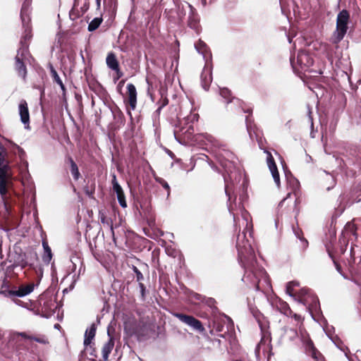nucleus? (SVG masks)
I'll list each match as a JSON object with an SVG mask.
<instances>
[{
	"label": "nucleus",
	"instance_id": "nucleus-14",
	"mask_svg": "<svg viewBox=\"0 0 361 361\" xmlns=\"http://www.w3.org/2000/svg\"><path fill=\"white\" fill-rule=\"evenodd\" d=\"M187 6L190 8V13L188 20V26L194 30L197 33L200 31V17L197 10L189 3H185Z\"/></svg>",
	"mask_w": 361,
	"mask_h": 361
},
{
	"label": "nucleus",
	"instance_id": "nucleus-47",
	"mask_svg": "<svg viewBox=\"0 0 361 361\" xmlns=\"http://www.w3.org/2000/svg\"><path fill=\"white\" fill-rule=\"evenodd\" d=\"M139 287L140 288L141 298L142 300H145L146 296V287L143 283H139Z\"/></svg>",
	"mask_w": 361,
	"mask_h": 361
},
{
	"label": "nucleus",
	"instance_id": "nucleus-31",
	"mask_svg": "<svg viewBox=\"0 0 361 361\" xmlns=\"http://www.w3.org/2000/svg\"><path fill=\"white\" fill-rule=\"evenodd\" d=\"M42 246L44 247L42 260L46 264H49L52 258L51 250L46 240L42 241Z\"/></svg>",
	"mask_w": 361,
	"mask_h": 361
},
{
	"label": "nucleus",
	"instance_id": "nucleus-40",
	"mask_svg": "<svg viewBox=\"0 0 361 361\" xmlns=\"http://www.w3.org/2000/svg\"><path fill=\"white\" fill-rule=\"evenodd\" d=\"M328 253H329V257L331 258L337 271L338 273H340L341 275H343L342 267H341V264L338 263V262L336 259L332 252H331L330 250H328Z\"/></svg>",
	"mask_w": 361,
	"mask_h": 361
},
{
	"label": "nucleus",
	"instance_id": "nucleus-53",
	"mask_svg": "<svg viewBox=\"0 0 361 361\" xmlns=\"http://www.w3.org/2000/svg\"><path fill=\"white\" fill-rule=\"evenodd\" d=\"M110 228H111V234L113 235V238H114V226L112 223H111Z\"/></svg>",
	"mask_w": 361,
	"mask_h": 361
},
{
	"label": "nucleus",
	"instance_id": "nucleus-54",
	"mask_svg": "<svg viewBox=\"0 0 361 361\" xmlns=\"http://www.w3.org/2000/svg\"><path fill=\"white\" fill-rule=\"evenodd\" d=\"M97 9H100L101 7V0H96Z\"/></svg>",
	"mask_w": 361,
	"mask_h": 361
},
{
	"label": "nucleus",
	"instance_id": "nucleus-26",
	"mask_svg": "<svg viewBox=\"0 0 361 361\" xmlns=\"http://www.w3.org/2000/svg\"><path fill=\"white\" fill-rule=\"evenodd\" d=\"M244 112L249 114V115L247 116L245 118V123L248 133H250V135H251L252 133H255V130L257 127L254 122L253 118L251 116L252 109L251 108H248L247 109H245Z\"/></svg>",
	"mask_w": 361,
	"mask_h": 361
},
{
	"label": "nucleus",
	"instance_id": "nucleus-15",
	"mask_svg": "<svg viewBox=\"0 0 361 361\" xmlns=\"http://www.w3.org/2000/svg\"><path fill=\"white\" fill-rule=\"evenodd\" d=\"M357 228L355 224L350 222L346 224L342 231V241L345 247L348 245L349 240H352V236L357 238ZM340 242L341 243V239Z\"/></svg>",
	"mask_w": 361,
	"mask_h": 361
},
{
	"label": "nucleus",
	"instance_id": "nucleus-35",
	"mask_svg": "<svg viewBox=\"0 0 361 361\" xmlns=\"http://www.w3.org/2000/svg\"><path fill=\"white\" fill-rule=\"evenodd\" d=\"M103 22V18L102 16L98 18H94L92 21L89 23L87 30L89 32H93L96 30Z\"/></svg>",
	"mask_w": 361,
	"mask_h": 361
},
{
	"label": "nucleus",
	"instance_id": "nucleus-39",
	"mask_svg": "<svg viewBox=\"0 0 361 361\" xmlns=\"http://www.w3.org/2000/svg\"><path fill=\"white\" fill-rule=\"evenodd\" d=\"M213 330H215L216 332L220 333V334L222 332H224L225 334L227 331H224V324L219 320H215L214 322L212 331Z\"/></svg>",
	"mask_w": 361,
	"mask_h": 361
},
{
	"label": "nucleus",
	"instance_id": "nucleus-63",
	"mask_svg": "<svg viewBox=\"0 0 361 361\" xmlns=\"http://www.w3.org/2000/svg\"><path fill=\"white\" fill-rule=\"evenodd\" d=\"M341 349L345 353V355H347V352H345L344 349H343V348H341Z\"/></svg>",
	"mask_w": 361,
	"mask_h": 361
},
{
	"label": "nucleus",
	"instance_id": "nucleus-9",
	"mask_svg": "<svg viewBox=\"0 0 361 361\" xmlns=\"http://www.w3.org/2000/svg\"><path fill=\"white\" fill-rule=\"evenodd\" d=\"M295 199L293 200L291 197V193L289 192L286 197H285L279 203V207L281 209L287 208V213H294L295 216H297L300 212V204L301 203V198L298 195L296 191L293 192Z\"/></svg>",
	"mask_w": 361,
	"mask_h": 361
},
{
	"label": "nucleus",
	"instance_id": "nucleus-5",
	"mask_svg": "<svg viewBox=\"0 0 361 361\" xmlns=\"http://www.w3.org/2000/svg\"><path fill=\"white\" fill-rule=\"evenodd\" d=\"M350 21V12L346 9L341 11L336 17V30L334 31L330 42L338 45L344 38L349 28Z\"/></svg>",
	"mask_w": 361,
	"mask_h": 361
},
{
	"label": "nucleus",
	"instance_id": "nucleus-6",
	"mask_svg": "<svg viewBox=\"0 0 361 361\" xmlns=\"http://www.w3.org/2000/svg\"><path fill=\"white\" fill-rule=\"evenodd\" d=\"M10 262L12 264L10 266L11 269L20 267L23 269L28 267L30 269H35L34 267L33 259H37V254L35 252H25L21 249L15 250L10 255Z\"/></svg>",
	"mask_w": 361,
	"mask_h": 361
},
{
	"label": "nucleus",
	"instance_id": "nucleus-8",
	"mask_svg": "<svg viewBox=\"0 0 361 361\" xmlns=\"http://www.w3.org/2000/svg\"><path fill=\"white\" fill-rule=\"evenodd\" d=\"M20 18L22 19L24 31L20 38L19 47L17 51H22V52L30 54L29 46L32 37V27L29 23V20L27 22L25 21L23 8L21 9Z\"/></svg>",
	"mask_w": 361,
	"mask_h": 361
},
{
	"label": "nucleus",
	"instance_id": "nucleus-7",
	"mask_svg": "<svg viewBox=\"0 0 361 361\" xmlns=\"http://www.w3.org/2000/svg\"><path fill=\"white\" fill-rule=\"evenodd\" d=\"M96 334V326L94 324H92L89 329H87L85 333V339H84V350L82 353L89 361H96V358L97 357L96 354V350L93 348L94 345L92 343V340L94 339Z\"/></svg>",
	"mask_w": 361,
	"mask_h": 361
},
{
	"label": "nucleus",
	"instance_id": "nucleus-27",
	"mask_svg": "<svg viewBox=\"0 0 361 361\" xmlns=\"http://www.w3.org/2000/svg\"><path fill=\"white\" fill-rule=\"evenodd\" d=\"M274 305L277 310H279L281 314L285 315L291 314L292 310L290 308L288 304L282 300L281 299H278L275 301Z\"/></svg>",
	"mask_w": 361,
	"mask_h": 361
},
{
	"label": "nucleus",
	"instance_id": "nucleus-45",
	"mask_svg": "<svg viewBox=\"0 0 361 361\" xmlns=\"http://www.w3.org/2000/svg\"><path fill=\"white\" fill-rule=\"evenodd\" d=\"M157 180L162 185V187L166 190L167 191V195L169 196L170 195V186L168 184V183L164 180L163 178H159L157 179Z\"/></svg>",
	"mask_w": 361,
	"mask_h": 361
},
{
	"label": "nucleus",
	"instance_id": "nucleus-60",
	"mask_svg": "<svg viewBox=\"0 0 361 361\" xmlns=\"http://www.w3.org/2000/svg\"><path fill=\"white\" fill-rule=\"evenodd\" d=\"M353 251V248L351 249V252ZM351 255V258H352V260L354 262L355 261V257L354 256L352 255V253L350 254Z\"/></svg>",
	"mask_w": 361,
	"mask_h": 361
},
{
	"label": "nucleus",
	"instance_id": "nucleus-11",
	"mask_svg": "<svg viewBox=\"0 0 361 361\" xmlns=\"http://www.w3.org/2000/svg\"><path fill=\"white\" fill-rule=\"evenodd\" d=\"M174 4L176 6V16L172 14L173 10L171 9L167 11L165 10L164 13L167 15L169 20L171 22L180 24L183 23L185 16L186 15V10L184 5L181 3L180 0H173Z\"/></svg>",
	"mask_w": 361,
	"mask_h": 361
},
{
	"label": "nucleus",
	"instance_id": "nucleus-43",
	"mask_svg": "<svg viewBox=\"0 0 361 361\" xmlns=\"http://www.w3.org/2000/svg\"><path fill=\"white\" fill-rule=\"evenodd\" d=\"M133 270L136 275L137 281L138 283H142V281L144 280V276L142 272L135 266H133Z\"/></svg>",
	"mask_w": 361,
	"mask_h": 361
},
{
	"label": "nucleus",
	"instance_id": "nucleus-46",
	"mask_svg": "<svg viewBox=\"0 0 361 361\" xmlns=\"http://www.w3.org/2000/svg\"><path fill=\"white\" fill-rule=\"evenodd\" d=\"M287 316L293 317L296 322H300L301 324H302L303 318L301 317V315H300L298 314H296V313H294L292 311V314H288Z\"/></svg>",
	"mask_w": 361,
	"mask_h": 361
},
{
	"label": "nucleus",
	"instance_id": "nucleus-62",
	"mask_svg": "<svg viewBox=\"0 0 361 361\" xmlns=\"http://www.w3.org/2000/svg\"><path fill=\"white\" fill-rule=\"evenodd\" d=\"M147 83H148L149 86V85H151V84H150V82H149V80H148V79H147Z\"/></svg>",
	"mask_w": 361,
	"mask_h": 361
},
{
	"label": "nucleus",
	"instance_id": "nucleus-42",
	"mask_svg": "<svg viewBox=\"0 0 361 361\" xmlns=\"http://www.w3.org/2000/svg\"><path fill=\"white\" fill-rule=\"evenodd\" d=\"M8 281H6V280L4 281L3 284L1 288V293L4 294L5 296H13V295L8 294V291L11 290L9 289V284Z\"/></svg>",
	"mask_w": 361,
	"mask_h": 361
},
{
	"label": "nucleus",
	"instance_id": "nucleus-64",
	"mask_svg": "<svg viewBox=\"0 0 361 361\" xmlns=\"http://www.w3.org/2000/svg\"><path fill=\"white\" fill-rule=\"evenodd\" d=\"M115 7H116V3H114V6L113 8V10H115ZM113 12H114V11H113Z\"/></svg>",
	"mask_w": 361,
	"mask_h": 361
},
{
	"label": "nucleus",
	"instance_id": "nucleus-41",
	"mask_svg": "<svg viewBox=\"0 0 361 361\" xmlns=\"http://www.w3.org/2000/svg\"><path fill=\"white\" fill-rule=\"evenodd\" d=\"M189 297L190 299L194 302H202L204 299V296L195 292H191L189 295Z\"/></svg>",
	"mask_w": 361,
	"mask_h": 361
},
{
	"label": "nucleus",
	"instance_id": "nucleus-4",
	"mask_svg": "<svg viewBox=\"0 0 361 361\" xmlns=\"http://www.w3.org/2000/svg\"><path fill=\"white\" fill-rule=\"evenodd\" d=\"M286 293L305 305L311 313L319 306L317 296L308 288H300V283L297 281L288 283Z\"/></svg>",
	"mask_w": 361,
	"mask_h": 361
},
{
	"label": "nucleus",
	"instance_id": "nucleus-25",
	"mask_svg": "<svg viewBox=\"0 0 361 361\" xmlns=\"http://www.w3.org/2000/svg\"><path fill=\"white\" fill-rule=\"evenodd\" d=\"M144 216L146 218L149 226L154 224L155 222V214L149 203L141 204Z\"/></svg>",
	"mask_w": 361,
	"mask_h": 361
},
{
	"label": "nucleus",
	"instance_id": "nucleus-56",
	"mask_svg": "<svg viewBox=\"0 0 361 361\" xmlns=\"http://www.w3.org/2000/svg\"><path fill=\"white\" fill-rule=\"evenodd\" d=\"M256 287V289L259 291H263V290L262 289V288L260 287V285H259V281L257 282V283L256 284L255 286Z\"/></svg>",
	"mask_w": 361,
	"mask_h": 361
},
{
	"label": "nucleus",
	"instance_id": "nucleus-49",
	"mask_svg": "<svg viewBox=\"0 0 361 361\" xmlns=\"http://www.w3.org/2000/svg\"><path fill=\"white\" fill-rule=\"evenodd\" d=\"M225 192L226 195L228 197V199L230 200L231 198V189L228 184L225 185Z\"/></svg>",
	"mask_w": 361,
	"mask_h": 361
},
{
	"label": "nucleus",
	"instance_id": "nucleus-1",
	"mask_svg": "<svg viewBox=\"0 0 361 361\" xmlns=\"http://www.w3.org/2000/svg\"><path fill=\"white\" fill-rule=\"evenodd\" d=\"M11 170V166L3 153V148L0 147V195L5 209L4 221L8 225L12 224L15 219L8 196V188L12 185Z\"/></svg>",
	"mask_w": 361,
	"mask_h": 361
},
{
	"label": "nucleus",
	"instance_id": "nucleus-12",
	"mask_svg": "<svg viewBox=\"0 0 361 361\" xmlns=\"http://www.w3.org/2000/svg\"><path fill=\"white\" fill-rule=\"evenodd\" d=\"M30 54L22 52V51H17V54L15 57V70L18 75L23 79H25L27 75V68L25 61Z\"/></svg>",
	"mask_w": 361,
	"mask_h": 361
},
{
	"label": "nucleus",
	"instance_id": "nucleus-24",
	"mask_svg": "<svg viewBox=\"0 0 361 361\" xmlns=\"http://www.w3.org/2000/svg\"><path fill=\"white\" fill-rule=\"evenodd\" d=\"M33 290L34 284L29 283L25 286L23 285L20 286L18 290H8V294L13 295V296L23 297L30 294L31 292L33 291Z\"/></svg>",
	"mask_w": 361,
	"mask_h": 361
},
{
	"label": "nucleus",
	"instance_id": "nucleus-58",
	"mask_svg": "<svg viewBox=\"0 0 361 361\" xmlns=\"http://www.w3.org/2000/svg\"><path fill=\"white\" fill-rule=\"evenodd\" d=\"M345 252V247H343V246L341 247V254H344Z\"/></svg>",
	"mask_w": 361,
	"mask_h": 361
},
{
	"label": "nucleus",
	"instance_id": "nucleus-3",
	"mask_svg": "<svg viewBox=\"0 0 361 361\" xmlns=\"http://www.w3.org/2000/svg\"><path fill=\"white\" fill-rule=\"evenodd\" d=\"M43 345L49 343L48 338L40 334H31L29 331L13 332L10 334L8 341V347L13 348L19 355L26 353L28 346L33 348V342Z\"/></svg>",
	"mask_w": 361,
	"mask_h": 361
},
{
	"label": "nucleus",
	"instance_id": "nucleus-36",
	"mask_svg": "<svg viewBox=\"0 0 361 361\" xmlns=\"http://www.w3.org/2000/svg\"><path fill=\"white\" fill-rule=\"evenodd\" d=\"M185 124H194L199 119V114L195 112H190L189 115L183 118Z\"/></svg>",
	"mask_w": 361,
	"mask_h": 361
},
{
	"label": "nucleus",
	"instance_id": "nucleus-21",
	"mask_svg": "<svg viewBox=\"0 0 361 361\" xmlns=\"http://www.w3.org/2000/svg\"><path fill=\"white\" fill-rule=\"evenodd\" d=\"M186 128H187L186 129L187 133H186V135H185V137H186V143L194 140L195 138V140H197L202 137V138H204L205 140H207L209 142H212V141L214 140V137L212 136L207 135V134H206V135H204V134L195 135V129H194V126L192 124H190V123L188 124Z\"/></svg>",
	"mask_w": 361,
	"mask_h": 361
},
{
	"label": "nucleus",
	"instance_id": "nucleus-55",
	"mask_svg": "<svg viewBox=\"0 0 361 361\" xmlns=\"http://www.w3.org/2000/svg\"><path fill=\"white\" fill-rule=\"evenodd\" d=\"M118 116L122 121L125 120L124 115L121 111H119V112H118Z\"/></svg>",
	"mask_w": 361,
	"mask_h": 361
},
{
	"label": "nucleus",
	"instance_id": "nucleus-10",
	"mask_svg": "<svg viewBox=\"0 0 361 361\" xmlns=\"http://www.w3.org/2000/svg\"><path fill=\"white\" fill-rule=\"evenodd\" d=\"M123 102L128 109V114L132 118L130 110H135L137 103V92L135 86L133 83L127 85Z\"/></svg>",
	"mask_w": 361,
	"mask_h": 361
},
{
	"label": "nucleus",
	"instance_id": "nucleus-17",
	"mask_svg": "<svg viewBox=\"0 0 361 361\" xmlns=\"http://www.w3.org/2000/svg\"><path fill=\"white\" fill-rule=\"evenodd\" d=\"M305 353L310 356L315 361H322L324 360L322 354L315 348L313 341L308 338L305 341Z\"/></svg>",
	"mask_w": 361,
	"mask_h": 361
},
{
	"label": "nucleus",
	"instance_id": "nucleus-23",
	"mask_svg": "<svg viewBox=\"0 0 361 361\" xmlns=\"http://www.w3.org/2000/svg\"><path fill=\"white\" fill-rule=\"evenodd\" d=\"M188 124L184 123V119L179 121L178 124L176 126L174 129V136L176 139L180 142L186 143V128Z\"/></svg>",
	"mask_w": 361,
	"mask_h": 361
},
{
	"label": "nucleus",
	"instance_id": "nucleus-57",
	"mask_svg": "<svg viewBox=\"0 0 361 361\" xmlns=\"http://www.w3.org/2000/svg\"><path fill=\"white\" fill-rule=\"evenodd\" d=\"M36 272L38 276H42V270L41 268L39 269V271L36 270Z\"/></svg>",
	"mask_w": 361,
	"mask_h": 361
},
{
	"label": "nucleus",
	"instance_id": "nucleus-50",
	"mask_svg": "<svg viewBox=\"0 0 361 361\" xmlns=\"http://www.w3.org/2000/svg\"><path fill=\"white\" fill-rule=\"evenodd\" d=\"M126 82V80H121L119 82H118V85L117 86V89L118 90V92H121V88L124 85Z\"/></svg>",
	"mask_w": 361,
	"mask_h": 361
},
{
	"label": "nucleus",
	"instance_id": "nucleus-13",
	"mask_svg": "<svg viewBox=\"0 0 361 361\" xmlns=\"http://www.w3.org/2000/svg\"><path fill=\"white\" fill-rule=\"evenodd\" d=\"M173 316L199 332H203L204 331L202 322L193 316L180 312L173 313Z\"/></svg>",
	"mask_w": 361,
	"mask_h": 361
},
{
	"label": "nucleus",
	"instance_id": "nucleus-20",
	"mask_svg": "<svg viewBox=\"0 0 361 361\" xmlns=\"http://www.w3.org/2000/svg\"><path fill=\"white\" fill-rule=\"evenodd\" d=\"M19 115L21 122L25 125V128L30 129V113L27 103L22 99L18 106Z\"/></svg>",
	"mask_w": 361,
	"mask_h": 361
},
{
	"label": "nucleus",
	"instance_id": "nucleus-52",
	"mask_svg": "<svg viewBox=\"0 0 361 361\" xmlns=\"http://www.w3.org/2000/svg\"><path fill=\"white\" fill-rule=\"evenodd\" d=\"M348 264H349V270L351 272V274H353V271H354V267L352 264L351 261H349Z\"/></svg>",
	"mask_w": 361,
	"mask_h": 361
},
{
	"label": "nucleus",
	"instance_id": "nucleus-34",
	"mask_svg": "<svg viewBox=\"0 0 361 361\" xmlns=\"http://www.w3.org/2000/svg\"><path fill=\"white\" fill-rule=\"evenodd\" d=\"M201 82H202V86L205 90H208L210 83L212 80V75L208 72H202L201 74Z\"/></svg>",
	"mask_w": 361,
	"mask_h": 361
},
{
	"label": "nucleus",
	"instance_id": "nucleus-48",
	"mask_svg": "<svg viewBox=\"0 0 361 361\" xmlns=\"http://www.w3.org/2000/svg\"><path fill=\"white\" fill-rule=\"evenodd\" d=\"M114 71L115 72L114 80L116 82V80L120 79L123 75V73L121 70V68H118V70L117 69L114 70Z\"/></svg>",
	"mask_w": 361,
	"mask_h": 361
},
{
	"label": "nucleus",
	"instance_id": "nucleus-44",
	"mask_svg": "<svg viewBox=\"0 0 361 361\" xmlns=\"http://www.w3.org/2000/svg\"><path fill=\"white\" fill-rule=\"evenodd\" d=\"M75 5H74L73 8L71 10L69 13V16L71 20H75L80 17V13L78 9L75 8Z\"/></svg>",
	"mask_w": 361,
	"mask_h": 361
},
{
	"label": "nucleus",
	"instance_id": "nucleus-18",
	"mask_svg": "<svg viewBox=\"0 0 361 361\" xmlns=\"http://www.w3.org/2000/svg\"><path fill=\"white\" fill-rule=\"evenodd\" d=\"M111 183L113 186V190L116 192L117 199L119 204L123 208L127 207V202L126 200V196L123 188L117 181L116 176L115 174L112 176Z\"/></svg>",
	"mask_w": 361,
	"mask_h": 361
},
{
	"label": "nucleus",
	"instance_id": "nucleus-32",
	"mask_svg": "<svg viewBox=\"0 0 361 361\" xmlns=\"http://www.w3.org/2000/svg\"><path fill=\"white\" fill-rule=\"evenodd\" d=\"M67 160L71 166V172L75 180H79L80 178V173L78 169V166L71 157H68Z\"/></svg>",
	"mask_w": 361,
	"mask_h": 361
},
{
	"label": "nucleus",
	"instance_id": "nucleus-33",
	"mask_svg": "<svg viewBox=\"0 0 361 361\" xmlns=\"http://www.w3.org/2000/svg\"><path fill=\"white\" fill-rule=\"evenodd\" d=\"M159 93H160V95H161V98L159 99V100L157 103V104L158 106V109H157V111L158 113L160 112L161 109H163L164 106H167L169 104V99L167 98V96H166V91L162 90V89H161L160 91H159Z\"/></svg>",
	"mask_w": 361,
	"mask_h": 361
},
{
	"label": "nucleus",
	"instance_id": "nucleus-38",
	"mask_svg": "<svg viewBox=\"0 0 361 361\" xmlns=\"http://www.w3.org/2000/svg\"><path fill=\"white\" fill-rule=\"evenodd\" d=\"M220 94L222 97L226 99L227 103L231 102L233 99L232 97L231 91L226 87L220 90Z\"/></svg>",
	"mask_w": 361,
	"mask_h": 361
},
{
	"label": "nucleus",
	"instance_id": "nucleus-37",
	"mask_svg": "<svg viewBox=\"0 0 361 361\" xmlns=\"http://www.w3.org/2000/svg\"><path fill=\"white\" fill-rule=\"evenodd\" d=\"M294 233H295L296 237L300 240V241L302 244V247L304 249L307 248L308 247L309 243H308V241L307 240V239H305L304 238L302 231L299 228H298V229L294 228Z\"/></svg>",
	"mask_w": 361,
	"mask_h": 361
},
{
	"label": "nucleus",
	"instance_id": "nucleus-2",
	"mask_svg": "<svg viewBox=\"0 0 361 361\" xmlns=\"http://www.w3.org/2000/svg\"><path fill=\"white\" fill-rule=\"evenodd\" d=\"M250 312L259 324L262 335L261 340L255 349L257 358L270 361L273 353L271 345V336L269 331V322L259 310L251 308Z\"/></svg>",
	"mask_w": 361,
	"mask_h": 361
},
{
	"label": "nucleus",
	"instance_id": "nucleus-28",
	"mask_svg": "<svg viewBox=\"0 0 361 361\" xmlns=\"http://www.w3.org/2000/svg\"><path fill=\"white\" fill-rule=\"evenodd\" d=\"M106 66L109 68L114 71L120 68L119 62L114 52H109L106 58Z\"/></svg>",
	"mask_w": 361,
	"mask_h": 361
},
{
	"label": "nucleus",
	"instance_id": "nucleus-29",
	"mask_svg": "<svg viewBox=\"0 0 361 361\" xmlns=\"http://www.w3.org/2000/svg\"><path fill=\"white\" fill-rule=\"evenodd\" d=\"M48 67L49 68L50 75H51L53 81L54 82H56V84H58L60 86V87L61 88V90L63 92H65L66 91L65 85H63L62 80L60 78L59 75H58V73H57L56 71L55 70L54 67L53 66V65L51 63H49L48 65Z\"/></svg>",
	"mask_w": 361,
	"mask_h": 361
},
{
	"label": "nucleus",
	"instance_id": "nucleus-51",
	"mask_svg": "<svg viewBox=\"0 0 361 361\" xmlns=\"http://www.w3.org/2000/svg\"><path fill=\"white\" fill-rule=\"evenodd\" d=\"M289 332L290 334L291 338H295L298 336V333H297L296 330L290 329H289Z\"/></svg>",
	"mask_w": 361,
	"mask_h": 361
},
{
	"label": "nucleus",
	"instance_id": "nucleus-59",
	"mask_svg": "<svg viewBox=\"0 0 361 361\" xmlns=\"http://www.w3.org/2000/svg\"><path fill=\"white\" fill-rule=\"evenodd\" d=\"M104 221H105V216H102V218H101V221H102V223H104Z\"/></svg>",
	"mask_w": 361,
	"mask_h": 361
},
{
	"label": "nucleus",
	"instance_id": "nucleus-22",
	"mask_svg": "<svg viewBox=\"0 0 361 361\" xmlns=\"http://www.w3.org/2000/svg\"><path fill=\"white\" fill-rule=\"evenodd\" d=\"M297 63L302 70L305 71L313 64V60L305 51H299L297 56Z\"/></svg>",
	"mask_w": 361,
	"mask_h": 361
},
{
	"label": "nucleus",
	"instance_id": "nucleus-61",
	"mask_svg": "<svg viewBox=\"0 0 361 361\" xmlns=\"http://www.w3.org/2000/svg\"><path fill=\"white\" fill-rule=\"evenodd\" d=\"M135 333L138 335V336H142L143 334L140 333L138 331H136Z\"/></svg>",
	"mask_w": 361,
	"mask_h": 361
},
{
	"label": "nucleus",
	"instance_id": "nucleus-19",
	"mask_svg": "<svg viewBox=\"0 0 361 361\" xmlns=\"http://www.w3.org/2000/svg\"><path fill=\"white\" fill-rule=\"evenodd\" d=\"M265 153L267 154V163L268 167L272 174L274 182L279 186L280 185V176L275 160L270 152L266 150Z\"/></svg>",
	"mask_w": 361,
	"mask_h": 361
},
{
	"label": "nucleus",
	"instance_id": "nucleus-16",
	"mask_svg": "<svg viewBox=\"0 0 361 361\" xmlns=\"http://www.w3.org/2000/svg\"><path fill=\"white\" fill-rule=\"evenodd\" d=\"M39 302L42 307V312L47 317L52 314L57 307L55 300L51 298L42 297L39 300Z\"/></svg>",
	"mask_w": 361,
	"mask_h": 361
},
{
	"label": "nucleus",
	"instance_id": "nucleus-30",
	"mask_svg": "<svg viewBox=\"0 0 361 361\" xmlns=\"http://www.w3.org/2000/svg\"><path fill=\"white\" fill-rule=\"evenodd\" d=\"M114 347V340L113 338H110L109 341L104 344L102 348V357L104 360H106L109 357V355L111 353L112 349Z\"/></svg>",
	"mask_w": 361,
	"mask_h": 361
}]
</instances>
